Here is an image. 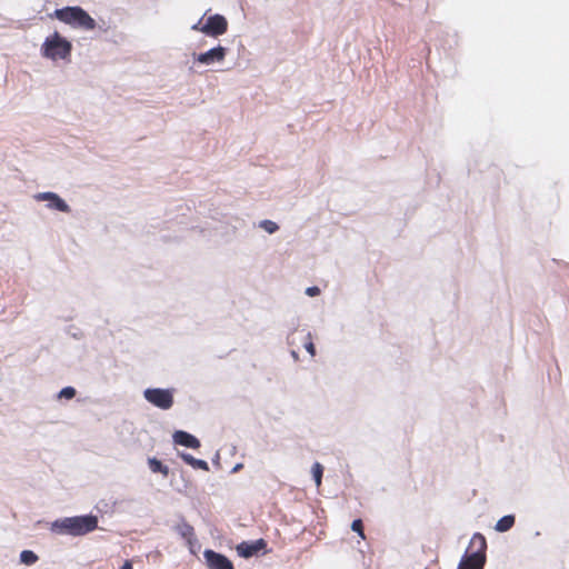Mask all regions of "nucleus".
Listing matches in <instances>:
<instances>
[{
    "label": "nucleus",
    "mask_w": 569,
    "mask_h": 569,
    "mask_svg": "<svg viewBox=\"0 0 569 569\" xmlns=\"http://www.w3.org/2000/svg\"><path fill=\"white\" fill-rule=\"evenodd\" d=\"M98 528V518L92 515L67 517L56 520L51 530L60 535L83 536Z\"/></svg>",
    "instance_id": "1"
},
{
    "label": "nucleus",
    "mask_w": 569,
    "mask_h": 569,
    "mask_svg": "<svg viewBox=\"0 0 569 569\" xmlns=\"http://www.w3.org/2000/svg\"><path fill=\"white\" fill-rule=\"evenodd\" d=\"M487 541L481 533H475L458 569H482L486 563Z\"/></svg>",
    "instance_id": "2"
},
{
    "label": "nucleus",
    "mask_w": 569,
    "mask_h": 569,
    "mask_svg": "<svg viewBox=\"0 0 569 569\" xmlns=\"http://www.w3.org/2000/svg\"><path fill=\"white\" fill-rule=\"evenodd\" d=\"M52 17L67 24L79 27L84 30H93L96 28V21L80 7L57 9Z\"/></svg>",
    "instance_id": "3"
},
{
    "label": "nucleus",
    "mask_w": 569,
    "mask_h": 569,
    "mask_svg": "<svg viewBox=\"0 0 569 569\" xmlns=\"http://www.w3.org/2000/svg\"><path fill=\"white\" fill-rule=\"evenodd\" d=\"M71 53V43L61 38L58 32L48 37L42 44V54L52 60L66 59Z\"/></svg>",
    "instance_id": "4"
},
{
    "label": "nucleus",
    "mask_w": 569,
    "mask_h": 569,
    "mask_svg": "<svg viewBox=\"0 0 569 569\" xmlns=\"http://www.w3.org/2000/svg\"><path fill=\"white\" fill-rule=\"evenodd\" d=\"M192 30L200 31L210 37H219L227 32L228 21L221 14H213L207 19L204 24H201V21H198L192 26Z\"/></svg>",
    "instance_id": "5"
},
{
    "label": "nucleus",
    "mask_w": 569,
    "mask_h": 569,
    "mask_svg": "<svg viewBox=\"0 0 569 569\" xmlns=\"http://www.w3.org/2000/svg\"><path fill=\"white\" fill-rule=\"evenodd\" d=\"M143 396L147 401L163 410L170 409L173 405L172 393L167 389H147Z\"/></svg>",
    "instance_id": "6"
},
{
    "label": "nucleus",
    "mask_w": 569,
    "mask_h": 569,
    "mask_svg": "<svg viewBox=\"0 0 569 569\" xmlns=\"http://www.w3.org/2000/svg\"><path fill=\"white\" fill-rule=\"evenodd\" d=\"M203 557L209 569H234L232 562L222 553L207 549Z\"/></svg>",
    "instance_id": "7"
},
{
    "label": "nucleus",
    "mask_w": 569,
    "mask_h": 569,
    "mask_svg": "<svg viewBox=\"0 0 569 569\" xmlns=\"http://www.w3.org/2000/svg\"><path fill=\"white\" fill-rule=\"evenodd\" d=\"M37 200L40 201H48V207L50 209H56L61 212H69L70 207L67 204V202L61 199L57 193L53 192H42L36 196Z\"/></svg>",
    "instance_id": "8"
},
{
    "label": "nucleus",
    "mask_w": 569,
    "mask_h": 569,
    "mask_svg": "<svg viewBox=\"0 0 569 569\" xmlns=\"http://www.w3.org/2000/svg\"><path fill=\"white\" fill-rule=\"evenodd\" d=\"M226 48L218 46L208 50L207 52L200 53L197 58V61L203 64H211L213 62H220L226 57Z\"/></svg>",
    "instance_id": "9"
},
{
    "label": "nucleus",
    "mask_w": 569,
    "mask_h": 569,
    "mask_svg": "<svg viewBox=\"0 0 569 569\" xmlns=\"http://www.w3.org/2000/svg\"><path fill=\"white\" fill-rule=\"evenodd\" d=\"M266 547L263 539H258L253 542H241L238 547V553L243 558H249L257 555L261 549Z\"/></svg>",
    "instance_id": "10"
},
{
    "label": "nucleus",
    "mask_w": 569,
    "mask_h": 569,
    "mask_svg": "<svg viewBox=\"0 0 569 569\" xmlns=\"http://www.w3.org/2000/svg\"><path fill=\"white\" fill-rule=\"evenodd\" d=\"M172 438L174 443L187 448L198 449L201 446L200 441L187 431L178 430L173 433Z\"/></svg>",
    "instance_id": "11"
},
{
    "label": "nucleus",
    "mask_w": 569,
    "mask_h": 569,
    "mask_svg": "<svg viewBox=\"0 0 569 569\" xmlns=\"http://www.w3.org/2000/svg\"><path fill=\"white\" fill-rule=\"evenodd\" d=\"M176 531L188 542V545L192 546L194 540V529L191 525L182 521L177 525Z\"/></svg>",
    "instance_id": "12"
},
{
    "label": "nucleus",
    "mask_w": 569,
    "mask_h": 569,
    "mask_svg": "<svg viewBox=\"0 0 569 569\" xmlns=\"http://www.w3.org/2000/svg\"><path fill=\"white\" fill-rule=\"evenodd\" d=\"M179 457L189 466L194 469L209 470L208 462L202 459H197L192 457L190 453L179 452Z\"/></svg>",
    "instance_id": "13"
},
{
    "label": "nucleus",
    "mask_w": 569,
    "mask_h": 569,
    "mask_svg": "<svg viewBox=\"0 0 569 569\" xmlns=\"http://www.w3.org/2000/svg\"><path fill=\"white\" fill-rule=\"evenodd\" d=\"M148 465H149L150 470L153 473H161L163 477H168L169 476V468L167 466H164L157 458H149L148 459Z\"/></svg>",
    "instance_id": "14"
},
{
    "label": "nucleus",
    "mask_w": 569,
    "mask_h": 569,
    "mask_svg": "<svg viewBox=\"0 0 569 569\" xmlns=\"http://www.w3.org/2000/svg\"><path fill=\"white\" fill-rule=\"evenodd\" d=\"M515 525V516L507 515L500 518L496 523V530L499 532H506L511 529Z\"/></svg>",
    "instance_id": "15"
},
{
    "label": "nucleus",
    "mask_w": 569,
    "mask_h": 569,
    "mask_svg": "<svg viewBox=\"0 0 569 569\" xmlns=\"http://www.w3.org/2000/svg\"><path fill=\"white\" fill-rule=\"evenodd\" d=\"M20 560L27 566H31L38 561V556L31 550H23L20 553Z\"/></svg>",
    "instance_id": "16"
},
{
    "label": "nucleus",
    "mask_w": 569,
    "mask_h": 569,
    "mask_svg": "<svg viewBox=\"0 0 569 569\" xmlns=\"http://www.w3.org/2000/svg\"><path fill=\"white\" fill-rule=\"evenodd\" d=\"M316 486L319 488L322 481L323 467L320 462H315L311 469Z\"/></svg>",
    "instance_id": "17"
},
{
    "label": "nucleus",
    "mask_w": 569,
    "mask_h": 569,
    "mask_svg": "<svg viewBox=\"0 0 569 569\" xmlns=\"http://www.w3.org/2000/svg\"><path fill=\"white\" fill-rule=\"evenodd\" d=\"M352 531L357 532L361 539H366L365 531H363V523L361 519H356L351 523Z\"/></svg>",
    "instance_id": "18"
},
{
    "label": "nucleus",
    "mask_w": 569,
    "mask_h": 569,
    "mask_svg": "<svg viewBox=\"0 0 569 569\" xmlns=\"http://www.w3.org/2000/svg\"><path fill=\"white\" fill-rule=\"evenodd\" d=\"M261 228H263L268 233H273L278 230V224L271 220H263L260 223Z\"/></svg>",
    "instance_id": "19"
},
{
    "label": "nucleus",
    "mask_w": 569,
    "mask_h": 569,
    "mask_svg": "<svg viewBox=\"0 0 569 569\" xmlns=\"http://www.w3.org/2000/svg\"><path fill=\"white\" fill-rule=\"evenodd\" d=\"M76 396V389L72 387H64L59 392V398L72 399Z\"/></svg>",
    "instance_id": "20"
},
{
    "label": "nucleus",
    "mask_w": 569,
    "mask_h": 569,
    "mask_svg": "<svg viewBox=\"0 0 569 569\" xmlns=\"http://www.w3.org/2000/svg\"><path fill=\"white\" fill-rule=\"evenodd\" d=\"M305 348L312 357L316 355L315 345L312 342L310 333H308L305 338Z\"/></svg>",
    "instance_id": "21"
},
{
    "label": "nucleus",
    "mask_w": 569,
    "mask_h": 569,
    "mask_svg": "<svg viewBox=\"0 0 569 569\" xmlns=\"http://www.w3.org/2000/svg\"><path fill=\"white\" fill-rule=\"evenodd\" d=\"M306 293L309 297H316L320 293V289L318 287H309L307 288Z\"/></svg>",
    "instance_id": "22"
},
{
    "label": "nucleus",
    "mask_w": 569,
    "mask_h": 569,
    "mask_svg": "<svg viewBox=\"0 0 569 569\" xmlns=\"http://www.w3.org/2000/svg\"><path fill=\"white\" fill-rule=\"evenodd\" d=\"M120 569H132V563L129 560H126Z\"/></svg>",
    "instance_id": "23"
}]
</instances>
